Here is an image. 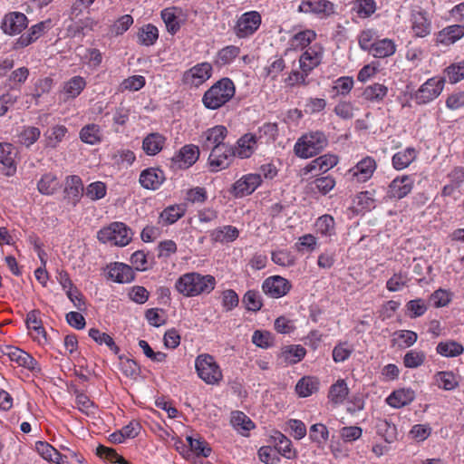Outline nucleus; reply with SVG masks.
Segmentation results:
<instances>
[{
    "label": "nucleus",
    "instance_id": "14",
    "mask_svg": "<svg viewBox=\"0 0 464 464\" xmlns=\"http://www.w3.org/2000/svg\"><path fill=\"white\" fill-rule=\"evenodd\" d=\"M261 182L260 174H246L234 183L231 192L236 198H243L252 194Z\"/></svg>",
    "mask_w": 464,
    "mask_h": 464
},
{
    "label": "nucleus",
    "instance_id": "12",
    "mask_svg": "<svg viewBox=\"0 0 464 464\" xmlns=\"http://www.w3.org/2000/svg\"><path fill=\"white\" fill-rule=\"evenodd\" d=\"M234 156L233 147L227 144L213 149L208 157V164L211 171L218 172L227 168Z\"/></svg>",
    "mask_w": 464,
    "mask_h": 464
},
{
    "label": "nucleus",
    "instance_id": "6",
    "mask_svg": "<svg viewBox=\"0 0 464 464\" xmlns=\"http://www.w3.org/2000/svg\"><path fill=\"white\" fill-rule=\"evenodd\" d=\"M444 77H431L420 86L412 98L419 105L428 104L440 96L444 89Z\"/></svg>",
    "mask_w": 464,
    "mask_h": 464
},
{
    "label": "nucleus",
    "instance_id": "26",
    "mask_svg": "<svg viewBox=\"0 0 464 464\" xmlns=\"http://www.w3.org/2000/svg\"><path fill=\"white\" fill-rule=\"evenodd\" d=\"M415 399V392L411 388L398 389L392 392L386 399L388 405L400 409L411 403Z\"/></svg>",
    "mask_w": 464,
    "mask_h": 464
},
{
    "label": "nucleus",
    "instance_id": "54",
    "mask_svg": "<svg viewBox=\"0 0 464 464\" xmlns=\"http://www.w3.org/2000/svg\"><path fill=\"white\" fill-rule=\"evenodd\" d=\"M233 427L240 433L247 432L254 428L252 420L243 412L236 411L231 418Z\"/></svg>",
    "mask_w": 464,
    "mask_h": 464
},
{
    "label": "nucleus",
    "instance_id": "18",
    "mask_svg": "<svg viewBox=\"0 0 464 464\" xmlns=\"http://www.w3.org/2000/svg\"><path fill=\"white\" fill-rule=\"evenodd\" d=\"M199 157L198 147L193 144L183 146L178 153L172 157V166L178 169L191 167Z\"/></svg>",
    "mask_w": 464,
    "mask_h": 464
},
{
    "label": "nucleus",
    "instance_id": "27",
    "mask_svg": "<svg viewBox=\"0 0 464 464\" xmlns=\"http://www.w3.org/2000/svg\"><path fill=\"white\" fill-rule=\"evenodd\" d=\"M108 276L120 284L130 283L134 279L132 268L123 263H114L108 267Z\"/></svg>",
    "mask_w": 464,
    "mask_h": 464
},
{
    "label": "nucleus",
    "instance_id": "7",
    "mask_svg": "<svg viewBox=\"0 0 464 464\" xmlns=\"http://www.w3.org/2000/svg\"><path fill=\"white\" fill-rule=\"evenodd\" d=\"M377 169L375 160L366 156L345 173V178L352 182L363 183L368 181Z\"/></svg>",
    "mask_w": 464,
    "mask_h": 464
},
{
    "label": "nucleus",
    "instance_id": "35",
    "mask_svg": "<svg viewBox=\"0 0 464 464\" xmlns=\"http://www.w3.org/2000/svg\"><path fill=\"white\" fill-rule=\"evenodd\" d=\"M417 155L418 152L414 148L408 147L393 155L392 166L398 170L404 169L415 160Z\"/></svg>",
    "mask_w": 464,
    "mask_h": 464
},
{
    "label": "nucleus",
    "instance_id": "32",
    "mask_svg": "<svg viewBox=\"0 0 464 464\" xmlns=\"http://www.w3.org/2000/svg\"><path fill=\"white\" fill-rule=\"evenodd\" d=\"M166 139L160 133L154 132L147 135L142 141V149L147 155L154 156L164 147Z\"/></svg>",
    "mask_w": 464,
    "mask_h": 464
},
{
    "label": "nucleus",
    "instance_id": "51",
    "mask_svg": "<svg viewBox=\"0 0 464 464\" xmlns=\"http://www.w3.org/2000/svg\"><path fill=\"white\" fill-rule=\"evenodd\" d=\"M410 277L407 272L400 271L394 273L393 276L387 281L386 288L390 292H398L407 286Z\"/></svg>",
    "mask_w": 464,
    "mask_h": 464
},
{
    "label": "nucleus",
    "instance_id": "47",
    "mask_svg": "<svg viewBox=\"0 0 464 464\" xmlns=\"http://www.w3.org/2000/svg\"><path fill=\"white\" fill-rule=\"evenodd\" d=\"M388 93V88L381 83H373L367 86L362 92L365 100L370 102H381Z\"/></svg>",
    "mask_w": 464,
    "mask_h": 464
},
{
    "label": "nucleus",
    "instance_id": "55",
    "mask_svg": "<svg viewBox=\"0 0 464 464\" xmlns=\"http://www.w3.org/2000/svg\"><path fill=\"white\" fill-rule=\"evenodd\" d=\"M353 9L360 17L366 18L376 11V3L374 0H355Z\"/></svg>",
    "mask_w": 464,
    "mask_h": 464
},
{
    "label": "nucleus",
    "instance_id": "38",
    "mask_svg": "<svg viewBox=\"0 0 464 464\" xmlns=\"http://www.w3.org/2000/svg\"><path fill=\"white\" fill-rule=\"evenodd\" d=\"M314 227L316 233L324 237L331 238L335 236L334 218L330 215L325 214L319 217L315 221Z\"/></svg>",
    "mask_w": 464,
    "mask_h": 464
},
{
    "label": "nucleus",
    "instance_id": "28",
    "mask_svg": "<svg viewBox=\"0 0 464 464\" xmlns=\"http://www.w3.org/2000/svg\"><path fill=\"white\" fill-rule=\"evenodd\" d=\"M305 355V349L301 345H290L282 349L278 355L281 365H290L299 362Z\"/></svg>",
    "mask_w": 464,
    "mask_h": 464
},
{
    "label": "nucleus",
    "instance_id": "15",
    "mask_svg": "<svg viewBox=\"0 0 464 464\" xmlns=\"http://www.w3.org/2000/svg\"><path fill=\"white\" fill-rule=\"evenodd\" d=\"M227 135V130L223 125H217L208 129L200 137L202 148L204 150H213L218 146L227 145L224 140Z\"/></svg>",
    "mask_w": 464,
    "mask_h": 464
},
{
    "label": "nucleus",
    "instance_id": "59",
    "mask_svg": "<svg viewBox=\"0 0 464 464\" xmlns=\"http://www.w3.org/2000/svg\"><path fill=\"white\" fill-rule=\"evenodd\" d=\"M96 454L102 459L111 463L128 464L113 449L100 445L96 449Z\"/></svg>",
    "mask_w": 464,
    "mask_h": 464
},
{
    "label": "nucleus",
    "instance_id": "21",
    "mask_svg": "<svg viewBox=\"0 0 464 464\" xmlns=\"http://www.w3.org/2000/svg\"><path fill=\"white\" fill-rule=\"evenodd\" d=\"M256 139V134L251 132L246 133L240 137L236 146L233 148L235 156L240 159L249 158L258 148V145H260Z\"/></svg>",
    "mask_w": 464,
    "mask_h": 464
},
{
    "label": "nucleus",
    "instance_id": "39",
    "mask_svg": "<svg viewBox=\"0 0 464 464\" xmlns=\"http://www.w3.org/2000/svg\"><path fill=\"white\" fill-rule=\"evenodd\" d=\"M396 52V45L391 39L384 38L375 41L370 53L376 58H386L392 56Z\"/></svg>",
    "mask_w": 464,
    "mask_h": 464
},
{
    "label": "nucleus",
    "instance_id": "34",
    "mask_svg": "<svg viewBox=\"0 0 464 464\" xmlns=\"http://www.w3.org/2000/svg\"><path fill=\"white\" fill-rule=\"evenodd\" d=\"M7 355L10 360L26 369L34 371L37 367V362L27 353L18 348H9Z\"/></svg>",
    "mask_w": 464,
    "mask_h": 464
},
{
    "label": "nucleus",
    "instance_id": "45",
    "mask_svg": "<svg viewBox=\"0 0 464 464\" xmlns=\"http://www.w3.org/2000/svg\"><path fill=\"white\" fill-rule=\"evenodd\" d=\"M158 38V28L151 24L143 25L138 33L139 43L146 46L153 45Z\"/></svg>",
    "mask_w": 464,
    "mask_h": 464
},
{
    "label": "nucleus",
    "instance_id": "53",
    "mask_svg": "<svg viewBox=\"0 0 464 464\" xmlns=\"http://www.w3.org/2000/svg\"><path fill=\"white\" fill-rule=\"evenodd\" d=\"M89 336L97 343L107 345L115 354L119 353V347L108 334L102 333L96 328H91L89 330Z\"/></svg>",
    "mask_w": 464,
    "mask_h": 464
},
{
    "label": "nucleus",
    "instance_id": "11",
    "mask_svg": "<svg viewBox=\"0 0 464 464\" xmlns=\"http://www.w3.org/2000/svg\"><path fill=\"white\" fill-rule=\"evenodd\" d=\"M411 29L416 37H426L431 33V18L427 11L421 8L412 9L411 12Z\"/></svg>",
    "mask_w": 464,
    "mask_h": 464
},
{
    "label": "nucleus",
    "instance_id": "4",
    "mask_svg": "<svg viewBox=\"0 0 464 464\" xmlns=\"http://www.w3.org/2000/svg\"><path fill=\"white\" fill-rule=\"evenodd\" d=\"M195 368L198 377L207 384H218L223 378L219 365L209 354H200L196 358Z\"/></svg>",
    "mask_w": 464,
    "mask_h": 464
},
{
    "label": "nucleus",
    "instance_id": "60",
    "mask_svg": "<svg viewBox=\"0 0 464 464\" xmlns=\"http://www.w3.org/2000/svg\"><path fill=\"white\" fill-rule=\"evenodd\" d=\"M184 215V209L180 206H170L165 208L160 218L165 224L170 225L178 221Z\"/></svg>",
    "mask_w": 464,
    "mask_h": 464
},
{
    "label": "nucleus",
    "instance_id": "33",
    "mask_svg": "<svg viewBox=\"0 0 464 464\" xmlns=\"http://www.w3.org/2000/svg\"><path fill=\"white\" fill-rule=\"evenodd\" d=\"M35 450L45 460L57 464L63 463V456L48 442L36 441Z\"/></svg>",
    "mask_w": 464,
    "mask_h": 464
},
{
    "label": "nucleus",
    "instance_id": "62",
    "mask_svg": "<svg viewBox=\"0 0 464 464\" xmlns=\"http://www.w3.org/2000/svg\"><path fill=\"white\" fill-rule=\"evenodd\" d=\"M243 303L248 311L253 312L260 310L263 305L260 294L254 290H249L245 294Z\"/></svg>",
    "mask_w": 464,
    "mask_h": 464
},
{
    "label": "nucleus",
    "instance_id": "37",
    "mask_svg": "<svg viewBox=\"0 0 464 464\" xmlns=\"http://www.w3.org/2000/svg\"><path fill=\"white\" fill-rule=\"evenodd\" d=\"M238 235L239 232L237 227L227 225L212 230L210 237L216 242L228 243L236 240Z\"/></svg>",
    "mask_w": 464,
    "mask_h": 464
},
{
    "label": "nucleus",
    "instance_id": "64",
    "mask_svg": "<svg viewBox=\"0 0 464 464\" xmlns=\"http://www.w3.org/2000/svg\"><path fill=\"white\" fill-rule=\"evenodd\" d=\"M376 38L377 32L374 29H365L362 31L358 36L359 46L362 50L370 53L373 47Z\"/></svg>",
    "mask_w": 464,
    "mask_h": 464
},
{
    "label": "nucleus",
    "instance_id": "52",
    "mask_svg": "<svg viewBox=\"0 0 464 464\" xmlns=\"http://www.w3.org/2000/svg\"><path fill=\"white\" fill-rule=\"evenodd\" d=\"M443 76L451 83H457L464 79V61L454 63L448 66L444 71Z\"/></svg>",
    "mask_w": 464,
    "mask_h": 464
},
{
    "label": "nucleus",
    "instance_id": "36",
    "mask_svg": "<svg viewBox=\"0 0 464 464\" xmlns=\"http://www.w3.org/2000/svg\"><path fill=\"white\" fill-rule=\"evenodd\" d=\"M86 86V81L82 76H73L63 83V92L66 99L78 97Z\"/></svg>",
    "mask_w": 464,
    "mask_h": 464
},
{
    "label": "nucleus",
    "instance_id": "17",
    "mask_svg": "<svg viewBox=\"0 0 464 464\" xmlns=\"http://www.w3.org/2000/svg\"><path fill=\"white\" fill-rule=\"evenodd\" d=\"M324 57V48L320 44H314L307 48L299 58V67L309 73L320 65Z\"/></svg>",
    "mask_w": 464,
    "mask_h": 464
},
{
    "label": "nucleus",
    "instance_id": "24",
    "mask_svg": "<svg viewBox=\"0 0 464 464\" xmlns=\"http://www.w3.org/2000/svg\"><path fill=\"white\" fill-rule=\"evenodd\" d=\"M413 188V180L410 176H402L393 179L388 190L391 198L401 199L406 197Z\"/></svg>",
    "mask_w": 464,
    "mask_h": 464
},
{
    "label": "nucleus",
    "instance_id": "31",
    "mask_svg": "<svg viewBox=\"0 0 464 464\" xmlns=\"http://www.w3.org/2000/svg\"><path fill=\"white\" fill-rule=\"evenodd\" d=\"M274 448L277 453L281 454L283 457L291 459L295 457V450L292 447L291 440L285 437L281 432H276L275 435L271 437Z\"/></svg>",
    "mask_w": 464,
    "mask_h": 464
},
{
    "label": "nucleus",
    "instance_id": "56",
    "mask_svg": "<svg viewBox=\"0 0 464 464\" xmlns=\"http://www.w3.org/2000/svg\"><path fill=\"white\" fill-rule=\"evenodd\" d=\"M426 355L424 352L418 350H410L403 357L404 366L407 368H418L425 362Z\"/></svg>",
    "mask_w": 464,
    "mask_h": 464
},
{
    "label": "nucleus",
    "instance_id": "50",
    "mask_svg": "<svg viewBox=\"0 0 464 464\" xmlns=\"http://www.w3.org/2000/svg\"><path fill=\"white\" fill-rule=\"evenodd\" d=\"M435 384L445 391H451L458 385L455 375L451 372H439L434 375Z\"/></svg>",
    "mask_w": 464,
    "mask_h": 464
},
{
    "label": "nucleus",
    "instance_id": "25",
    "mask_svg": "<svg viewBox=\"0 0 464 464\" xmlns=\"http://www.w3.org/2000/svg\"><path fill=\"white\" fill-rule=\"evenodd\" d=\"M26 325L34 340L37 341L39 343H44L46 342V333L42 325L39 311L33 310L27 314Z\"/></svg>",
    "mask_w": 464,
    "mask_h": 464
},
{
    "label": "nucleus",
    "instance_id": "3",
    "mask_svg": "<svg viewBox=\"0 0 464 464\" xmlns=\"http://www.w3.org/2000/svg\"><path fill=\"white\" fill-rule=\"evenodd\" d=\"M327 143V138L323 132H310L298 139L295 152L300 158L308 159L321 152Z\"/></svg>",
    "mask_w": 464,
    "mask_h": 464
},
{
    "label": "nucleus",
    "instance_id": "16",
    "mask_svg": "<svg viewBox=\"0 0 464 464\" xmlns=\"http://www.w3.org/2000/svg\"><path fill=\"white\" fill-rule=\"evenodd\" d=\"M28 24L26 15L20 12H11L5 14L2 21L1 28L5 34L15 35L22 33Z\"/></svg>",
    "mask_w": 464,
    "mask_h": 464
},
{
    "label": "nucleus",
    "instance_id": "48",
    "mask_svg": "<svg viewBox=\"0 0 464 464\" xmlns=\"http://www.w3.org/2000/svg\"><path fill=\"white\" fill-rule=\"evenodd\" d=\"M348 392L349 389L345 382L339 380L331 386L328 397L334 404H340L346 399Z\"/></svg>",
    "mask_w": 464,
    "mask_h": 464
},
{
    "label": "nucleus",
    "instance_id": "10",
    "mask_svg": "<svg viewBox=\"0 0 464 464\" xmlns=\"http://www.w3.org/2000/svg\"><path fill=\"white\" fill-rule=\"evenodd\" d=\"M298 12L328 18L336 13V5L329 0H303L298 6Z\"/></svg>",
    "mask_w": 464,
    "mask_h": 464
},
{
    "label": "nucleus",
    "instance_id": "22",
    "mask_svg": "<svg viewBox=\"0 0 464 464\" xmlns=\"http://www.w3.org/2000/svg\"><path fill=\"white\" fill-rule=\"evenodd\" d=\"M165 180L164 172L157 168H149L141 171L139 181L140 185L150 190L158 189Z\"/></svg>",
    "mask_w": 464,
    "mask_h": 464
},
{
    "label": "nucleus",
    "instance_id": "1",
    "mask_svg": "<svg viewBox=\"0 0 464 464\" xmlns=\"http://www.w3.org/2000/svg\"><path fill=\"white\" fill-rule=\"evenodd\" d=\"M216 284V278L211 275L189 272L178 278L175 289L186 297H194L211 293L215 289Z\"/></svg>",
    "mask_w": 464,
    "mask_h": 464
},
{
    "label": "nucleus",
    "instance_id": "8",
    "mask_svg": "<svg viewBox=\"0 0 464 464\" xmlns=\"http://www.w3.org/2000/svg\"><path fill=\"white\" fill-rule=\"evenodd\" d=\"M261 24V15L256 11L242 14L234 26V33L239 38H246L254 34Z\"/></svg>",
    "mask_w": 464,
    "mask_h": 464
},
{
    "label": "nucleus",
    "instance_id": "20",
    "mask_svg": "<svg viewBox=\"0 0 464 464\" xmlns=\"http://www.w3.org/2000/svg\"><path fill=\"white\" fill-rule=\"evenodd\" d=\"M161 18L166 25L167 31L175 34L185 23L187 16L179 7L172 6L161 11Z\"/></svg>",
    "mask_w": 464,
    "mask_h": 464
},
{
    "label": "nucleus",
    "instance_id": "41",
    "mask_svg": "<svg viewBox=\"0 0 464 464\" xmlns=\"http://www.w3.org/2000/svg\"><path fill=\"white\" fill-rule=\"evenodd\" d=\"M61 187L56 175L46 173L42 176L37 183L38 191L43 195H53Z\"/></svg>",
    "mask_w": 464,
    "mask_h": 464
},
{
    "label": "nucleus",
    "instance_id": "40",
    "mask_svg": "<svg viewBox=\"0 0 464 464\" xmlns=\"http://www.w3.org/2000/svg\"><path fill=\"white\" fill-rule=\"evenodd\" d=\"M102 134L99 125L91 123L82 128L80 130V139L82 142L90 145H95L102 141Z\"/></svg>",
    "mask_w": 464,
    "mask_h": 464
},
{
    "label": "nucleus",
    "instance_id": "58",
    "mask_svg": "<svg viewBox=\"0 0 464 464\" xmlns=\"http://www.w3.org/2000/svg\"><path fill=\"white\" fill-rule=\"evenodd\" d=\"M392 339V344L397 343V340H401L402 343H398L399 347H410L413 345L418 339V335L415 332L410 330H400L394 333Z\"/></svg>",
    "mask_w": 464,
    "mask_h": 464
},
{
    "label": "nucleus",
    "instance_id": "23",
    "mask_svg": "<svg viewBox=\"0 0 464 464\" xmlns=\"http://www.w3.org/2000/svg\"><path fill=\"white\" fill-rule=\"evenodd\" d=\"M65 198L75 206L83 194L82 179L77 175L68 176L64 183Z\"/></svg>",
    "mask_w": 464,
    "mask_h": 464
},
{
    "label": "nucleus",
    "instance_id": "19",
    "mask_svg": "<svg viewBox=\"0 0 464 464\" xmlns=\"http://www.w3.org/2000/svg\"><path fill=\"white\" fill-rule=\"evenodd\" d=\"M52 27L50 19L37 23L31 26L27 33L22 34L15 43V48H24L34 43Z\"/></svg>",
    "mask_w": 464,
    "mask_h": 464
},
{
    "label": "nucleus",
    "instance_id": "2",
    "mask_svg": "<svg viewBox=\"0 0 464 464\" xmlns=\"http://www.w3.org/2000/svg\"><path fill=\"white\" fill-rule=\"evenodd\" d=\"M236 87L229 78H222L208 89L202 97L203 105L208 110H218L235 95Z\"/></svg>",
    "mask_w": 464,
    "mask_h": 464
},
{
    "label": "nucleus",
    "instance_id": "57",
    "mask_svg": "<svg viewBox=\"0 0 464 464\" xmlns=\"http://www.w3.org/2000/svg\"><path fill=\"white\" fill-rule=\"evenodd\" d=\"M67 129L63 125L54 126L50 132L45 133L46 147L55 148L64 138Z\"/></svg>",
    "mask_w": 464,
    "mask_h": 464
},
{
    "label": "nucleus",
    "instance_id": "5",
    "mask_svg": "<svg viewBox=\"0 0 464 464\" xmlns=\"http://www.w3.org/2000/svg\"><path fill=\"white\" fill-rule=\"evenodd\" d=\"M97 237L102 243H111L119 246H127L131 240V233L129 227L121 222H113L97 233Z\"/></svg>",
    "mask_w": 464,
    "mask_h": 464
},
{
    "label": "nucleus",
    "instance_id": "42",
    "mask_svg": "<svg viewBox=\"0 0 464 464\" xmlns=\"http://www.w3.org/2000/svg\"><path fill=\"white\" fill-rule=\"evenodd\" d=\"M278 128L276 123L266 122L260 126L256 132L257 141L259 144H268L273 142L277 136Z\"/></svg>",
    "mask_w": 464,
    "mask_h": 464
},
{
    "label": "nucleus",
    "instance_id": "46",
    "mask_svg": "<svg viewBox=\"0 0 464 464\" xmlns=\"http://www.w3.org/2000/svg\"><path fill=\"white\" fill-rule=\"evenodd\" d=\"M377 433L384 439L387 443H392L396 440V426L387 420H378L376 422Z\"/></svg>",
    "mask_w": 464,
    "mask_h": 464
},
{
    "label": "nucleus",
    "instance_id": "29",
    "mask_svg": "<svg viewBox=\"0 0 464 464\" xmlns=\"http://www.w3.org/2000/svg\"><path fill=\"white\" fill-rule=\"evenodd\" d=\"M464 36V25L453 24L443 28L438 34V42L444 45H450Z\"/></svg>",
    "mask_w": 464,
    "mask_h": 464
},
{
    "label": "nucleus",
    "instance_id": "13",
    "mask_svg": "<svg viewBox=\"0 0 464 464\" xmlns=\"http://www.w3.org/2000/svg\"><path fill=\"white\" fill-rule=\"evenodd\" d=\"M290 289V282L280 276H269L262 285L263 292L272 298H280L285 296Z\"/></svg>",
    "mask_w": 464,
    "mask_h": 464
},
{
    "label": "nucleus",
    "instance_id": "43",
    "mask_svg": "<svg viewBox=\"0 0 464 464\" xmlns=\"http://www.w3.org/2000/svg\"><path fill=\"white\" fill-rule=\"evenodd\" d=\"M464 351L462 344L453 340L440 342L436 347L437 353L444 357H456Z\"/></svg>",
    "mask_w": 464,
    "mask_h": 464
},
{
    "label": "nucleus",
    "instance_id": "61",
    "mask_svg": "<svg viewBox=\"0 0 464 464\" xmlns=\"http://www.w3.org/2000/svg\"><path fill=\"white\" fill-rule=\"evenodd\" d=\"M316 37L313 30H304L295 34L292 40V45L295 48H304L309 45Z\"/></svg>",
    "mask_w": 464,
    "mask_h": 464
},
{
    "label": "nucleus",
    "instance_id": "49",
    "mask_svg": "<svg viewBox=\"0 0 464 464\" xmlns=\"http://www.w3.org/2000/svg\"><path fill=\"white\" fill-rule=\"evenodd\" d=\"M41 131L37 127L24 126L18 133V142L25 147L33 145L40 137Z\"/></svg>",
    "mask_w": 464,
    "mask_h": 464
},
{
    "label": "nucleus",
    "instance_id": "44",
    "mask_svg": "<svg viewBox=\"0 0 464 464\" xmlns=\"http://www.w3.org/2000/svg\"><path fill=\"white\" fill-rule=\"evenodd\" d=\"M318 381L314 377H303L298 381L295 391L301 397H308L318 390Z\"/></svg>",
    "mask_w": 464,
    "mask_h": 464
},
{
    "label": "nucleus",
    "instance_id": "30",
    "mask_svg": "<svg viewBox=\"0 0 464 464\" xmlns=\"http://www.w3.org/2000/svg\"><path fill=\"white\" fill-rule=\"evenodd\" d=\"M15 153L14 147L10 143H0V162L5 168V174L12 176L15 173Z\"/></svg>",
    "mask_w": 464,
    "mask_h": 464
},
{
    "label": "nucleus",
    "instance_id": "63",
    "mask_svg": "<svg viewBox=\"0 0 464 464\" xmlns=\"http://www.w3.org/2000/svg\"><path fill=\"white\" fill-rule=\"evenodd\" d=\"M285 68V63L284 59L276 57L273 61L268 62V64L264 68L265 75L271 80H276Z\"/></svg>",
    "mask_w": 464,
    "mask_h": 464
},
{
    "label": "nucleus",
    "instance_id": "9",
    "mask_svg": "<svg viewBox=\"0 0 464 464\" xmlns=\"http://www.w3.org/2000/svg\"><path fill=\"white\" fill-rule=\"evenodd\" d=\"M212 65L203 62L187 70L182 75V82L185 85L198 87L212 76Z\"/></svg>",
    "mask_w": 464,
    "mask_h": 464
}]
</instances>
